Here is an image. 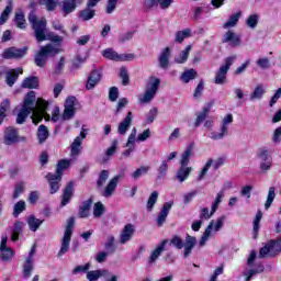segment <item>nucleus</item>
<instances>
[{"instance_id": "f257e3e1", "label": "nucleus", "mask_w": 281, "mask_h": 281, "mask_svg": "<svg viewBox=\"0 0 281 281\" xmlns=\"http://www.w3.org/2000/svg\"><path fill=\"white\" fill-rule=\"evenodd\" d=\"M47 106H49V103L41 98L36 99V92L33 90L30 91L25 95L22 108L16 115V124H25V120H27L32 113L34 124H38V122L43 120V115H46Z\"/></svg>"}, {"instance_id": "f03ea898", "label": "nucleus", "mask_w": 281, "mask_h": 281, "mask_svg": "<svg viewBox=\"0 0 281 281\" xmlns=\"http://www.w3.org/2000/svg\"><path fill=\"white\" fill-rule=\"evenodd\" d=\"M29 23L32 25L34 37L36 38L37 43H43L44 41H50L52 43L58 44L63 43V36L56 35L54 33H45L47 32V20L45 18L38 20V16H36L34 11H31L29 14Z\"/></svg>"}, {"instance_id": "7ed1b4c3", "label": "nucleus", "mask_w": 281, "mask_h": 281, "mask_svg": "<svg viewBox=\"0 0 281 281\" xmlns=\"http://www.w3.org/2000/svg\"><path fill=\"white\" fill-rule=\"evenodd\" d=\"M63 49L56 47L54 44H46L45 46L40 47V52L35 54L34 63L36 67H45L49 58H54L57 54H60Z\"/></svg>"}, {"instance_id": "20e7f679", "label": "nucleus", "mask_w": 281, "mask_h": 281, "mask_svg": "<svg viewBox=\"0 0 281 281\" xmlns=\"http://www.w3.org/2000/svg\"><path fill=\"white\" fill-rule=\"evenodd\" d=\"M161 85V80L157 77H150L147 82V88L145 93L138 98L139 104H148L153 102L155 95H157V91H159V86Z\"/></svg>"}, {"instance_id": "39448f33", "label": "nucleus", "mask_w": 281, "mask_h": 281, "mask_svg": "<svg viewBox=\"0 0 281 281\" xmlns=\"http://www.w3.org/2000/svg\"><path fill=\"white\" fill-rule=\"evenodd\" d=\"M75 225H76V218L70 217L67 221V225L65 227L64 236L61 238V246H60V249L57 254L58 258H60V256H65V254H67V251H69V245L71 243V236H74Z\"/></svg>"}, {"instance_id": "423d86ee", "label": "nucleus", "mask_w": 281, "mask_h": 281, "mask_svg": "<svg viewBox=\"0 0 281 281\" xmlns=\"http://www.w3.org/2000/svg\"><path fill=\"white\" fill-rule=\"evenodd\" d=\"M281 252V236L278 239H271L259 250V258H276Z\"/></svg>"}, {"instance_id": "0eeeda50", "label": "nucleus", "mask_w": 281, "mask_h": 281, "mask_svg": "<svg viewBox=\"0 0 281 281\" xmlns=\"http://www.w3.org/2000/svg\"><path fill=\"white\" fill-rule=\"evenodd\" d=\"M223 225H225V215H222L216 221L212 220L199 241L200 247H205V243H207V240H210V236H212V229L221 232V229H223Z\"/></svg>"}, {"instance_id": "6e6552de", "label": "nucleus", "mask_w": 281, "mask_h": 281, "mask_svg": "<svg viewBox=\"0 0 281 281\" xmlns=\"http://www.w3.org/2000/svg\"><path fill=\"white\" fill-rule=\"evenodd\" d=\"M235 60L236 56L226 57L224 59V65H222L216 72L214 79L215 85H225V82H227V71H229V67L234 65Z\"/></svg>"}, {"instance_id": "1a4fd4ad", "label": "nucleus", "mask_w": 281, "mask_h": 281, "mask_svg": "<svg viewBox=\"0 0 281 281\" xmlns=\"http://www.w3.org/2000/svg\"><path fill=\"white\" fill-rule=\"evenodd\" d=\"M232 122H234V116L232 114H227L222 121V124L220 126V133H216V132L211 133L210 137L213 139V142H218L221 139H224L225 135H228L229 124H232Z\"/></svg>"}, {"instance_id": "9d476101", "label": "nucleus", "mask_w": 281, "mask_h": 281, "mask_svg": "<svg viewBox=\"0 0 281 281\" xmlns=\"http://www.w3.org/2000/svg\"><path fill=\"white\" fill-rule=\"evenodd\" d=\"M257 157L260 160V170L267 172L271 170L272 158H271V150L267 147L259 148L257 153Z\"/></svg>"}, {"instance_id": "9b49d317", "label": "nucleus", "mask_w": 281, "mask_h": 281, "mask_svg": "<svg viewBox=\"0 0 281 281\" xmlns=\"http://www.w3.org/2000/svg\"><path fill=\"white\" fill-rule=\"evenodd\" d=\"M0 258L3 262H10L14 258V250L8 247V235H2L0 243Z\"/></svg>"}, {"instance_id": "f8f14e48", "label": "nucleus", "mask_w": 281, "mask_h": 281, "mask_svg": "<svg viewBox=\"0 0 281 281\" xmlns=\"http://www.w3.org/2000/svg\"><path fill=\"white\" fill-rule=\"evenodd\" d=\"M25 54H27V47L16 48L12 46L4 49L1 56L4 58V60H12L23 58Z\"/></svg>"}, {"instance_id": "ddd939ff", "label": "nucleus", "mask_w": 281, "mask_h": 281, "mask_svg": "<svg viewBox=\"0 0 281 281\" xmlns=\"http://www.w3.org/2000/svg\"><path fill=\"white\" fill-rule=\"evenodd\" d=\"M85 127L81 128L80 136H77L70 145V154L72 157H78L82 150V139H87V133Z\"/></svg>"}, {"instance_id": "4468645a", "label": "nucleus", "mask_w": 281, "mask_h": 281, "mask_svg": "<svg viewBox=\"0 0 281 281\" xmlns=\"http://www.w3.org/2000/svg\"><path fill=\"white\" fill-rule=\"evenodd\" d=\"M222 43H227L231 47H240L243 44V38L240 35L234 33V31L228 30L222 37Z\"/></svg>"}, {"instance_id": "2eb2a0df", "label": "nucleus", "mask_w": 281, "mask_h": 281, "mask_svg": "<svg viewBox=\"0 0 281 281\" xmlns=\"http://www.w3.org/2000/svg\"><path fill=\"white\" fill-rule=\"evenodd\" d=\"M192 167L188 165H180L177 169L173 179L178 181V183H184V181H188L190 178V175H192Z\"/></svg>"}, {"instance_id": "dca6fc26", "label": "nucleus", "mask_w": 281, "mask_h": 281, "mask_svg": "<svg viewBox=\"0 0 281 281\" xmlns=\"http://www.w3.org/2000/svg\"><path fill=\"white\" fill-rule=\"evenodd\" d=\"M82 3H85V0H63L59 5L61 12L67 16V14L76 12V8H78V5H82Z\"/></svg>"}, {"instance_id": "f3484780", "label": "nucleus", "mask_w": 281, "mask_h": 281, "mask_svg": "<svg viewBox=\"0 0 281 281\" xmlns=\"http://www.w3.org/2000/svg\"><path fill=\"white\" fill-rule=\"evenodd\" d=\"M135 236V225L126 224L120 234L119 243L120 245H126Z\"/></svg>"}, {"instance_id": "a211bd4d", "label": "nucleus", "mask_w": 281, "mask_h": 281, "mask_svg": "<svg viewBox=\"0 0 281 281\" xmlns=\"http://www.w3.org/2000/svg\"><path fill=\"white\" fill-rule=\"evenodd\" d=\"M170 56H172V52L170 47L164 48L158 56V67L160 69H169L170 67Z\"/></svg>"}, {"instance_id": "6ab92c4d", "label": "nucleus", "mask_w": 281, "mask_h": 281, "mask_svg": "<svg viewBox=\"0 0 281 281\" xmlns=\"http://www.w3.org/2000/svg\"><path fill=\"white\" fill-rule=\"evenodd\" d=\"M173 202H165L161 211L159 212L156 223L159 227H164V223H166L168 218V214H170V210H172Z\"/></svg>"}, {"instance_id": "aec40b11", "label": "nucleus", "mask_w": 281, "mask_h": 281, "mask_svg": "<svg viewBox=\"0 0 281 281\" xmlns=\"http://www.w3.org/2000/svg\"><path fill=\"white\" fill-rule=\"evenodd\" d=\"M19 142V131L15 127L9 126L4 130V144L12 146Z\"/></svg>"}, {"instance_id": "412c9836", "label": "nucleus", "mask_w": 281, "mask_h": 281, "mask_svg": "<svg viewBox=\"0 0 281 281\" xmlns=\"http://www.w3.org/2000/svg\"><path fill=\"white\" fill-rule=\"evenodd\" d=\"M120 179H121V176H115L114 178H112L106 184V187L104 188L102 192V196H104L105 199H111V196H113V193L117 189Z\"/></svg>"}, {"instance_id": "4be33fe9", "label": "nucleus", "mask_w": 281, "mask_h": 281, "mask_svg": "<svg viewBox=\"0 0 281 281\" xmlns=\"http://www.w3.org/2000/svg\"><path fill=\"white\" fill-rule=\"evenodd\" d=\"M46 179L49 183L50 194H56V192H58V190H60V181H63V178L49 172L46 175Z\"/></svg>"}, {"instance_id": "5701e85b", "label": "nucleus", "mask_w": 281, "mask_h": 281, "mask_svg": "<svg viewBox=\"0 0 281 281\" xmlns=\"http://www.w3.org/2000/svg\"><path fill=\"white\" fill-rule=\"evenodd\" d=\"M74 186H75L74 181H70L67 183V186L63 190L60 207H65V205H69L71 198L74 196Z\"/></svg>"}, {"instance_id": "b1692460", "label": "nucleus", "mask_w": 281, "mask_h": 281, "mask_svg": "<svg viewBox=\"0 0 281 281\" xmlns=\"http://www.w3.org/2000/svg\"><path fill=\"white\" fill-rule=\"evenodd\" d=\"M194 157V143H190L180 156V166H190V159Z\"/></svg>"}, {"instance_id": "393cba45", "label": "nucleus", "mask_w": 281, "mask_h": 281, "mask_svg": "<svg viewBox=\"0 0 281 281\" xmlns=\"http://www.w3.org/2000/svg\"><path fill=\"white\" fill-rule=\"evenodd\" d=\"M183 247H184V250H183L184 258H190V256L192 254V249H194V247H196V237L187 234Z\"/></svg>"}, {"instance_id": "a878e982", "label": "nucleus", "mask_w": 281, "mask_h": 281, "mask_svg": "<svg viewBox=\"0 0 281 281\" xmlns=\"http://www.w3.org/2000/svg\"><path fill=\"white\" fill-rule=\"evenodd\" d=\"M100 80H102V72H100V70H92L88 77L86 89H88V91L95 89V85H98Z\"/></svg>"}, {"instance_id": "bb28decb", "label": "nucleus", "mask_w": 281, "mask_h": 281, "mask_svg": "<svg viewBox=\"0 0 281 281\" xmlns=\"http://www.w3.org/2000/svg\"><path fill=\"white\" fill-rule=\"evenodd\" d=\"M131 124H133V112H128L125 119L119 124V135H126L128 128H131Z\"/></svg>"}, {"instance_id": "cd10ccee", "label": "nucleus", "mask_w": 281, "mask_h": 281, "mask_svg": "<svg viewBox=\"0 0 281 281\" xmlns=\"http://www.w3.org/2000/svg\"><path fill=\"white\" fill-rule=\"evenodd\" d=\"M166 245H168V239H164L160 245L156 247V249L151 252L149 257V265H155L157 262V258L164 254V249H166Z\"/></svg>"}, {"instance_id": "c85d7f7f", "label": "nucleus", "mask_w": 281, "mask_h": 281, "mask_svg": "<svg viewBox=\"0 0 281 281\" xmlns=\"http://www.w3.org/2000/svg\"><path fill=\"white\" fill-rule=\"evenodd\" d=\"M23 74V69L18 68L16 70H12V71H7L5 72V83L8 85V87H14V85L16 83V80H19V75Z\"/></svg>"}, {"instance_id": "c756f323", "label": "nucleus", "mask_w": 281, "mask_h": 281, "mask_svg": "<svg viewBox=\"0 0 281 281\" xmlns=\"http://www.w3.org/2000/svg\"><path fill=\"white\" fill-rule=\"evenodd\" d=\"M93 204V200L89 199L82 202L79 206L78 216L79 218H89V212L91 210V205Z\"/></svg>"}, {"instance_id": "7c9ffc66", "label": "nucleus", "mask_w": 281, "mask_h": 281, "mask_svg": "<svg viewBox=\"0 0 281 281\" xmlns=\"http://www.w3.org/2000/svg\"><path fill=\"white\" fill-rule=\"evenodd\" d=\"M243 16V12L238 11L234 14H232L226 23L223 24L224 30H229V27H236L238 25V21H240V18Z\"/></svg>"}, {"instance_id": "2f4dec72", "label": "nucleus", "mask_w": 281, "mask_h": 281, "mask_svg": "<svg viewBox=\"0 0 281 281\" xmlns=\"http://www.w3.org/2000/svg\"><path fill=\"white\" fill-rule=\"evenodd\" d=\"M69 166H71V160L60 159L57 162L56 172L54 175L63 179V173L65 172V170L69 169Z\"/></svg>"}, {"instance_id": "473e14b6", "label": "nucleus", "mask_w": 281, "mask_h": 281, "mask_svg": "<svg viewBox=\"0 0 281 281\" xmlns=\"http://www.w3.org/2000/svg\"><path fill=\"white\" fill-rule=\"evenodd\" d=\"M22 268V278L27 280V278H30L32 276V272L34 271V260L25 259Z\"/></svg>"}, {"instance_id": "72a5a7b5", "label": "nucleus", "mask_w": 281, "mask_h": 281, "mask_svg": "<svg viewBox=\"0 0 281 281\" xmlns=\"http://www.w3.org/2000/svg\"><path fill=\"white\" fill-rule=\"evenodd\" d=\"M42 223H45V220H38L34 215H30L27 218L29 229H31V232H38Z\"/></svg>"}, {"instance_id": "f704fd0d", "label": "nucleus", "mask_w": 281, "mask_h": 281, "mask_svg": "<svg viewBox=\"0 0 281 281\" xmlns=\"http://www.w3.org/2000/svg\"><path fill=\"white\" fill-rule=\"evenodd\" d=\"M22 89H38V77H27L22 81Z\"/></svg>"}, {"instance_id": "c9c22d12", "label": "nucleus", "mask_w": 281, "mask_h": 281, "mask_svg": "<svg viewBox=\"0 0 281 281\" xmlns=\"http://www.w3.org/2000/svg\"><path fill=\"white\" fill-rule=\"evenodd\" d=\"M23 227H25V224L23 222H15L11 233V239L13 240V243H16V240H19V236L23 234Z\"/></svg>"}, {"instance_id": "e433bc0d", "label": "nucleus", "mask_w": 281, "mask_h": 281, "mask_svg": "<svg viewBox=\"0 0 281 281\" xmlns=\"http://www.w3.org/2000/svg\"><path fill=\"white\" fill-rule=\"evenodd\" d=\"M157 177L156 181L159 182L161 179H166V176L168 175V160H162L160 166L157 169Z\"/></svg>"}, {"instance_id": "4c0bfd02", "label": "nucleus", "mask_w": 281, "mask_h": 281, "mask_svg": "<svg viewBox=\"0 0 281 281\" xmlns=\"http://www.w3.org/2000/svg\"><path fill=\"white\" fill-rule=\"evenodd\" d=\"M207 115H210V108H203V110L196 114L194 122L195 128H199V126H201V124L207 120Z\"/></svg>"}, {"instance_id": "58836bf2", "label": "nucleus", "mask_w": 281, "mask_h": 281, "mask_svg": "<svg viewBox=\"0 0 281 281\" xmlns=\"http://www.w3.org/2000/svg\"><path fill=\"white\" fill-rule=\"evenodd\" d=\"M265 93H266L265 86L258 85L254 89V91L250 93V101L254 102V100H262Z\"/></svg>"}, {"instance_id": "ea45409f", "label": "nucleus", "mask_w": 281, "mask_h": 281, "mask_svg": "<svg viewBox=\"0 0 281 281\" xmlns=\"http://www.w3.org/2000/svg\"><path fill=\"white\" fill-rule=\"evenodd\" d=\"M190 52H192V45H188L186 49L180 53V56L175 58V63H177V65H183V63H187Z\"/></svg>"}, {"instance_id": "a19ab883", "label": "nucleus", "mask_w": 281, "mask_h": 281, "mask_svg": "<svg viewBox=\"0 0 281 281\" xmlns=\"http://www.w3.org/2000/svg\"><path fill=\"white\" fill-rule=\"evenodd\" d=\"M158 199H159V192L153 191L147 200V204H146L147 212H153Z\"/></svg>"}, {"instance_id": "79ce46f5", "label": "nucleus", "mask_w": 281, "mask_h": 281, "mask_svg": "<svg viewBox=\"0 0 281 281\" xmlns=\"http://www.w3.org/2000/svg\"><path fill=\"white\" fill-rule=\"evenodd\" d=\"M109 270H92L87 273V280L89 281H98L102 276H106Z\"/></svg>"}, {"instance_id": "37998d69", "label": "nucleus", "mask_w": 281, "mask_h": 281, "mask_svg": "<svg viewBox=\"0 0 281 281\" xmlns=\"http://www.w3.org/2000/svg\"><path fill=\"white\" fill-rule=\"evenodd\" d=\"M93 16H95V10L90 9L89 7L79 11V19H81V21H91Z\"/></svg>"}, {"instance_id": "c03bdc74", "label": "nucleus", "mask_w": 281, "mask_h": 281, "mask_svg": "<svg viewBox=\"0 0 281 281\" xmlns=\"http://www.w3.org/2000/svg\"><path fill=\"white\" fill-rule=\"evenodd\" d=\"M47 137H49V130H47V126L40 125L37 128V138L40 144H44V142L47 140Z\"/></svg>"}, {"instance_id": "a18cd8bd", "label": "nucleus", "mask_w": 281, "mask_h": 281, "mask_svg": "<svg viewBox=\"0 0 281 281\" xmlns=\"http://www.w3.org/2000/svg\"><path fill=\"white\" fill-rule=\"evenodd\" d=\"M109 170H101V172L99 173V178L97 179V190H102L104 183L109 181Z\"/></svg>"}, {"instance_id": "49530a36", "label": "nucleus", "mask_w": 281, "mask_h": 281, "mask_svg": "<svg viewBox=\"0 0 281 281\" xmlns=\"http://www.w3.org/2000/svg\"><path fill=\"white\" fill-rule=\"evenodd\" d=\"M102 56L108 60H114L115 63H120V54H117V52H115L113 48H108L103 50Z\"/></svg>"}, {"instance_id": "de8ad7c7", "label": "nucleus", "mask_w": 281, "mask_h": 281, "mask_svg": "<svg viewBox=\"0 0 281 281\" xmlns=\"http://www.w3.org/2000/svg\"><path fill=\"white\" fill-rule=\"evenodd\" d=\"M149 171L150 166H142L132 173V178L134 181H137V179L144 177V175H148Z\"/></svg>"}, {"instance_id": "09e8293b", "label": "nucleus", "mask_w": 281, "mask_h": 281, "mask_svg": "<svg viewBox=\"0 0 281 281\" xmlns=\"http://www.w3.org/2000/svg\"><path fill=\"white\" fill-rule=\"evenodd\" d=\"M273 201H276V187H270L268 191V196L265 203V210H269V207L273 205Z\"/></svg>"}, {"instance_id": "8fccbe9b", "label": "nucleus", "mask_w": 281, "mask_h": 281, "mask_svg": "<svg viewBox=\"0 0 281 281\" xmlns=\"http://www.w3.org/2000/svg\"><path fill=\"white\" fill-rule=\"evenodd\" d=\"M196 76H198L196 70H194V69L191 68V69H189V70H186V71L181 75L180 80H182V82L188 83V82H190V80H194V78H196Z\"/></svg>"}, {"instance_id": "3c124183", "label": "nucleus", "mask_w": 281, "mask_h": 281, "mask_svg": "<svg viewBox=\"0 0 281 281\" xmlns=\"http://www.w3.org/2000/svg\"><path fill=\"white\" fill-rule=\"evenodd\" d=\"M192 31L190 29H184L183 31H178L176 33V43H183V41H186V38H189V36H191Z\"/></svg>"}, {"instance_id": "603ef678", "label": "nucleus", "mask_w": 281, "mask_h": 281, "mask_svg": "<svg viewBox=\"0 0 281 281\" xmlns=\"http://www.w3.org/2000/svg\"><path fill=\"white\" fill-rule=\"evenodd\" d=\"M10 109V101L4 99L0 104V125L3 124V120H5V112Z\"/></svg>"}, {"instance_id": "864d4df0", "label": "nucleus", "mask_w": 281, "mask_h": 281, "mask_svg": "<svg viewBox=\"0 0 281 281\" xmlns=\"http://www.w3.org/2000/svg\"><path fill=\"white\" fill-rule=\"evenodd\" d=\"M14 22L16 24V27L20 30H25V14L23 11H20L15 13Z\"/></svg>"}, {"instance_id": "5fc2aeb1", "label": "nucleus", "mask_w": 281, "mask_h": 281, "mask_svg": "<svg viewBox=\"0 0 281 281\" xmlns=\"http://www.w3.org/2000/svg\"><path fill=\"white\" fill-rule=\"evenodd\" d=\"M104 247L108 254H115V237L113 235L108 236Z\"/></svg>"}, {"instance_id": "6e6d98bb", "label": "nucleus", "mask_w": 281, "mask_h": 281, "mask_svg": "<svg viewBox=\"0 0 281 281\" xmlns=\"http://www.w3.org/2000/svg\"><path fill=\"white\" fill-rule=\"evenodd\" d=\"M25 207H26L25 201L21 200L16 202L13 206V216L18 218L19 214H21L22 212H25Z\"/></svg>"}, {"instance_id": "4d7b16f0", "label": "nucleus", "mask_w": 281, "mask_h": 281, "mask_svg": "<svg viewBox=\"0 0 281 281\" xmlns=\"http://www.w3.org/2000/svg\"><path fill=\"white\" fill-rule=\"evenodd\" d=\"M256 65L263 70L271 69V60L269 59V57H262L257 59Z\"/></svg>"}, {"instance_id": "13d9d810", "label": "nucleus", "mask_w": 281, "mask_h": 281, "mask_svg": "<svg viewBox=\"0 0 281 281\" xmlns=\"http://www.w3.org/2000/svg\"><path fill=\"white\" fill-rule=\"evenodd\" d=\"M41 5H46L48 12H54L56 5H58V0H38Z\"/></svg>"}, {"instance_id": "bf43d9fd", "label": "nucleus", "mask_w": 281, "mask_h": 281, "mask_svg": "<svg viewBox=\"0 0 281 281\" xmlns=\"http://www.w3.org/2000/svg\"><path fill=\"white\" fill-rule=\"evenodd\" d=\"M120 78L122 79L123 87H127V85H130L131 77L128 76V69H126V67L121 68Z\"/></svg>"}, {"instance_id": "052dcab7", "label": "nucleus", "mask_w": 281, "mask_h": 281, "mask_svg": "<svg viewBox=\"0 0 281 281\" xmlns=\"http://www.w3.org/2000/svg\"><path fill=\"white\" fill-rule=\"evenodd\" d=\"M104 214V204L102 202H97L93 205V216L94 218H100Z\"/></svg>"}, {"instance_id": "680f3d73", "label": "nucleus", "mask_w": 281, "mask_h": 281, "mask_svg": "<svg viewBox=\"0 0 281 281\" xmlns=\"http://www.w3.org/2000/svg\"><path fill=\"white\" fill-rule=\"evenodd\" d=\"M25 192V182H18L14 187L12 199H19Z\"/></svg>"}, {"instance_id": "e2e57ef3", "label": "nucleus", "mask_w": 281, "mask_h": 281, "mask_svg": "<svg viewBox=\"0 0 281 281\" xmlns=\"http://www.w3.org/2000/svg\"><path fill=\"white\" fill-rule=\"evenodd\" d=\"M65 63H67V59L65 57H60L58 63L55 65L54 74L56 76H60V74L65 71Z\"/></svg>"}, {"instance_id": "0e129e2a", "label": "nucleus", "mask_w": 281, "mask_h": 281, "mask_svg": "<svg viewBox=\"0 0 281 281\" xmlns=\"http://www.w3.org/2000/svg\"><path fill=\"white\" fill-rule=\"evenodd\" d=\"M11 12H12V2H9V4L5 7V9L0 15V25H3V23L8 21V16H10Z\"/></svg>"}, {"instance_id": "69168bd1", "label": "nucleus", "mask_w": 281, "mask_h": 281, "mask_svg": "<svg viewBox=\"0 0 281 281\" xmlns=\"http://www.w3.org/2000/svg\"><path fill=\"white\" fill-rule=\"evenodd\" d=\"M170 245H173V247H176V249H182L184 246V243H183V239H181V237H179L178 235H175L170 239Z\"/></svg>"}, {"instance_id": "338daca9", "label": "nucleus", "mask_w": 281, "mask_h": 281, "mask_svg": "<svg viewBox=\"0 0 281 281\" xmlns=\"http://www.w3.org/2000/svg\"><path fill=\"white\" fill-rule=\"evenodd\" d=\"M246 25L251 30L258 26V14H252L246 20Z\"/></svg>"}, {"instance_id": "774afa93", "label": "nucleus", "mask_w": 281, "mask_h": 281, "mask_svg": "<svg viewBox=\"0 0 281 281\" xmlns=\"http://www.w3.org/2000/svg\"><path fill=\"white\" fill-rule=\"evenodd\" d=\"M117 1L119 0H108L105 7L106 14H113V12H115V9L117 8Z\"/></svg>"}]
</instances>
